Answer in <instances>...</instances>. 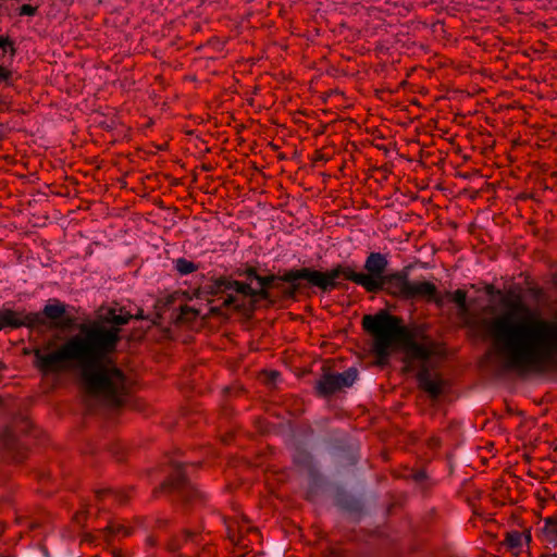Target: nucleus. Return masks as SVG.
Masks as SVG:
<instances>
[{"mask_svg":"<svg viewBox=\"0 0 557 557\" xmlns=\"http://www.w3.org/2000/svg\"><path fill=\"white\" fill-rule=\"evenodd\" d=\"M97 496L102 500L109 499L117 503H124L128 498V491L104 490L98 492Z\"/></svg>","mask_w":557,"mask_h":557,"instance_id":"412c9836","label":"nucleus"},{"mask_svg":"<svg viewBox=\"0 0 557 557\" xmlns=\"http://www.w3.org/2000/svg\"><path fill=\"white\" fill-rule=\"evenodd\" d=\"M357 462V458L356 457H352L351 460H350V463L351 465H355Z\"/></svg>","mask_w":557,"mask_h":557,"instance_id":"864d4df0","label":"nucleus"},{"mask_svg":"<svg viewBox=\"0 0 557 557\" xmlns=\"http://www.w3.org/2000/svg\"><path fill=\"white\" fill-rule=\"evenodd\" d=\"M106 533L107 540H110L112 536H128L133 533V529L123 522L112 521L107 525Z\"/></svg>","mask_w":557,"mask_h":557,"instance_id":"6ab92c4d","label":"nucleus"},{"mask_svg":"<svg viewBox=\"0 0 557 557\" xmlns=\"http://www.w3.org/2000/svg\"><path fill=\"white\" fill-rule=\"evenodd\" d=\"M321 374L314 385V393L319 397L330 398L336 392L354 385L358 377V369L350 367L342 373L332 372L330 367L323 366Z\"/></svg>","mask_w":557,"mask_h":557,"instance_id":"423d86ee","label":"nucleus"},{"mask_svg":"<svg viewBox=\"0 0 557 557\" xmlns=\"http://www.w3.org/2000/svg\"><path fill=\"white\" fill-rule=\"evenodd\" d=\"M253 424L261 435H267L271 432L272 424L263 417L256 418Z\"/></svg>","mask_w":557,"mask_h":557,"instance_id":"cd10ccee","label":"nucleus"},{"mask_svg":"<svg viewBox=\"0 0 557 557\" xmlns=\"http://www.w3.org/2000/svg\"><path fill=\"white\" fill-rule=\"evenodd\" d=\"M211 317H218L221 319L223 323H227L231 320L230 313L222 310V307L220 306H212L209 308L208 312L203 315H201V321L206 323L208 319Z\"/></svg>","mask_w":557,"mask_h":557,"instance_id":"4be33fe9","label":"nucleus"},{"mask_svg":"<svg viewBox=\"0 0 557 557\" xmlns=\"http://www.w3.org/2000/svg\"><path fill=\"white\" fill-rule=\"evenodd\" d=\"M530 293L534 298H540L543 295V288L536 286V287L530 288Z\"/></svg>","mask_w":557,"mask_h":557,"instance_id":"a19ab883","label":"nucleus"},{"mask_svg":"<svg viewBox=\"0 0 557 557\" xmlns=\"http://www.w3.org/2000/svg\"><path fill=\"white\" fill-rule=\"evenodd\" d=\"M426 446L430 449H438L442 446V440L438 436H431L426 441Z\"/></svg>","mask_w":557,"mask_h":557,"instance_id":"c9c22d12","label":"nucleus"},{"mask_svg":"<svg viewBox=\"0 0 557 557\" xmlns=\"http://www.w3.org/2000/svg\"><path fill=\"white\" fill-rule=\"evenodd\" d=\"M330 157L324 153V149H317L311 158V165L315 166L320 161H329Z\"/></svg>","mask_w":557,"mask_h":557,"instance_id":"72a5a7b5","label":"nucleus"},{"mask_svg":"<svg viewBox=\"0 0 557 557\" xmlns=\"http://www.w3.org/2000/svg\"><path fill=\"white\" fill-rule=\"evenodd\" d=\"M410 269L411 265H406L399 271L387 273L369 293L384 292L393 298L405 300Z\"/></svg>","mask_w":557,"mask_h":557,"instance_id":"1a4fd4ad","label":"nucleus"},{"mask_svg":"<svg viewBox=\"0 0 557 557\" xmlns=\"http://www.w3.org/2000/svg\"><path fill=\"white\" fill-rule=\"evenodd\" d=\"M263 373H264V374H267V375H268V377H269L271 381H274V380L278 376V374H280V373H278L277 371H275V370H271V371H267V370H264V371H263Z\"/></svg>","mask_w":557,"mask_h":557,"instance_id":"37998d69","label":"nucleus"},{"mask_svg":"<svg viewBox=\"0 0 557 557\" xmlns=\"http://www.w3.org/2000/svg\"><path fill=\"white\" fill-rule=\"evenodd\" d=\"M294 463L297 467L307 470L314 482L321 479L320 473L315 468L314 457L311 453L305 449L299 450L294 459Z\"/></svg>","mask_w":557,"mask_h":557,"instance_id":"f3484780","label":"nucleus"},{"mask_svg":"<svg viewBox=\"0 0 557 557\" xmlns=\"http://www.w3.org/2000/svg\"><path fill=\"white\" fill-rule=\"evenodd\" d=\"M224 300L233 308V306L236 305L237 297L233 294H227Z\"/></svg>","mask_w":557,"mask_h":557,"instance_id":"79ce46f5","label":"nucleus"},{"mask_svg":"<svg viewBox=\"0 0 557 557\" xmlns=\"http://www.w3.org/2000/svg\"><path fill=\"white\" fill-rule=\"evenodd\" d=\"M233 310L242 315V318H240L242 323H248L253 319L251 313L248 310L247 304H245V302L234 305Z\"/></svg>","mask_w":557,"mask_h":557,"instance_id":"bb28decb","label":"nucleus"},{"mask_svg":"<svg viewBox=\"0 0 557 557\" xmlns=\"http://www.w3.org/2000/svg\"><path fill=\"white\" fill-rule=\"evenodd\" d=\"M540 557H549V554H541Z\"/></svg>","mask_w":557,"mask_h":557,"instance_id":"5fc2aeb1","label":"nucleus"},{"mask_svg":"<svg viewBox=\"0 0 557 557\" xmlns=\"http://www.w3.org/2000/svg\"><path fill=\"white\" fill-rule=\"evenodd\" d=\"M387 267L388 260L384 253L370 252L363 265L366 273L357 272L352 267L341 263L334 265L333 271L335 272L336 281L343 277L346 281L362 286L369 293L387 274Z\"/></svg>","mask_w":557,"mask_h":557,"instance_id":"39448f33","label":"nucleus"},{"mask_svg":"<svg viewBox=\"0 0 557 557\" xmlns=\"http://www.w3.org/2000/svg\"><path fill=\"white\" fill-rule=\"evenodd\" d=\"M376 148L382 149V150H384L385 152H388V149H387V147H385V146L376 145Z\"/></svg>","mask_w":557,"mask_h":557,"instance_id":"8fccbe9b","label":"nucleus"},{"mask_svg":"<svg viewBox=\"0 0 557 557\" xmlns=\"http://www.w3.org/2000/svg\"><path fill=\"white\" fill-rule=\"evenodd\" d=\"M237 275H246L248 281H257L260 278V274L258 273L257 269L252 265H247L245 270L237 269L235 272Z\"/></svg>","mask_w":557,"mask_h":557,"instance_id":"c85d7f7f","label":"nucleus"},{"mask_svg":"<svg viewBox=\"0 0 557 557\" xmlns=\"http://www.w3.org/2000/svg\"><path fill=\"white\" fill-rule=\"evenodd\" d=\"M224 443H228V436H225V438L223 440Z\"/></svg>","mask_w":557,"mask_h":557,"instance_id":"bf43d9fd","label":"nucleus"},{"mask_svg":"<svg viewBox=\"0 0 557 557\" xmlns=\"http://www.w3.org/2000/svg\"><path fill=\"white\" fill-rule=\"evenodd\" d=\"M265 304L262 306L264 309H270L274 307L276 304H281L283 301H286L285 298L281 297V290L277 293H271L270 297L268 299H263Z\"/></svg>","mask_w":557,"mask_h":557,"instance_id":"c756f323","label":"nucleus"},{"mask_svg":"<svg viewBox=\"0 0 557 557\" xmlns=\"http://www.w3.org/2000/svg\"><path fill=\"white\" fill-rule=\"evenodd\" d=\"M40 322V314L37 312L15 311L8 308L0 310V330L7 327L18 329L22 326L33 327Z\"/></svg>","mask_w":557,"mask_h":557,"instance_id":"9b49d317","label":"nucleus"},{"mask_svg":"<svg viewBox=\"0 0 557 557\" xmlns=\"http://www.w3.org/2000/svg\"><path fill=\"white\" fill-rule=\"evenodd\" d=\"M198 317H200L198 309L187 305L180 306L178 314L176 315V324L194 322Z\"/></svg>","mask_w":557,"mask_h":557,"instance_id":"aec40b11","label":"nucleus"},{"mask_svg":"<svg viewBox=\"0 0 557 557\" xmlns=\"http://www.w3.org/2000/svg\"><path fill=\"white\" fill-rule=\"evenodd\" d=\"M334 504L338 510L349 517L354 522H359L368 512L363 496L351 493L344 487L336 488Z\"/></svg>","mask_w":557,"mask_h":557,"instance_id":"6e6552de","label":"nucleus"},{"mask_svg":"<svg viewBox=\"0 0 557 557\" xmlns=\"http://www.w3.org/2000/svg\"><path fill=\"white\" fill-rule=\"evenodd\" d=\"M549 557H557V553L549 554Z\"/></svg>","mask_w":557,"mask_h":557,"instance_id":"052dcab7","label":"nucleus"},{"mask_svg":"<svg viewBox=\"0 0 557 557\" xmlns=\"http://www.w3.org/2000/svg\"><path fill=\"white\" fill-rule=\"evenodd\" d=\"M250 284L247 282L232 280L230 277V289H234L237 294L243 296H247L248 292H250Z\"/></svg>","mask_w":557,"mask_h":557,"instance_id":"a878e982","label":"nucleus"},{"mask_svg":"<svg viewBox=\"0 0 557 557\" xmlns=\"http://www.w3.org/2000/svg\"><path fill=\"white\" fill-rule=\"evenodd\" d=\"M416 377L418 387L426 393L431 399L436 400L444 393L446 382L442 379L440 373H435L434 377H431L430 364H420Z\"/></svg>","mask_w":557,"mask_h":557,"instance_id":"f8f14e48","label":"nucleus"},{"mask_svg":"<svg viewBox=\"0 0 557 557\" xmlns=\"http://www.w3.org/2000/svg\"><path fill=\"white\" fill-rule=\"evenodd\" d=\"M201 463L176 462V495L186 505L200 503L203 498L201 492L188 476L187 468L197 470Z\"/></svg>","mask_w":557,"mask_h":557,"instance_id":"0eeeda50","label":"nucleus"},{"mask_svg":"<svg viewBox=\"0 0 557 557\" xmlns=\"http://www.w3.org/2000/svg\"><path fill=\"white\" fill-rule=\"evenodd\" d=\"M186 178H187L186 176H182L180 178L176 177V181H175L176 186L185 185L186 184V182H185Z\"/></svg>","mask_w":557,"mask_h":557,"instance_id":"49530a36","label":"nucleus"},{"mask_svg":"<svg viewBox=\"0 0 557 557\" xmlns=\"http://www.w3.org/2000/svg\"><path fill=\"white\" fill-rule=\"evenodd\" d=\"M543 533L549 541L557 539V515L554 517H547L544 520Z\"/></svg>","mask_w":557,"mask_h":557,"instance_id":"5701e85b","label":"nucleus"},{"mask_svg":"<svg viewBox=\"0 0 557 557\" xmlns=\"http://www.w3.org/2000/svg\"><path fill=\"white\" fill-rule=\"evenodd\" d=\"M522 534L519 531H510L505 535L504 544L509 548H518L521 546Z\"/></svg>","mask_w":557,"mask_h":557,"instance_id":"393cba45","label":"nucleus"},{"mask_svg":"<svg viewBox=\"0 0 557 557\" xmlns=\"http://www.w3.org/2000/svg\"><path fill=\"white\" fill-rule=\"evenodd\" d=\"M9 76V72L3 66H0V79H5Z\"/></svg>","mask_w":557,"mask_h":557,"instance_id":"c03bdc74","label":"nucleus"},{"mask_svg":"<svg viewBox=\"0 0 557 557\" xmlns=\"http://www.w3.org/2000/svg\"><path fill=\"white\" fill-rule=\"evenodd\" d=\"M183 533H184V535H185L186 540H188V539H193V537L197 536V534H196L195 532H191V531H189V530H187V529H186V530H184V531H183Z\"/></svg>","mask_w":557,"mask_h":557,"instance_id":"a18cd8bd","label":"nucleus"},{"mask_svg":"<svg viewBox=\"0 0 557 557\" xmlns=\"http://www.w3.org/2000/svg\"><path fill=\"white\" fill-rule=\"evenodd\" d=\"M307 500H311L312 498L309 496V494L306 497Z\"/></svg>","mask_w":557,"mask_h":557,"instance_id":"680f3d73","label":"nucleus"},{"mask_svg":"<svg viewBox=\"0 0 557 557\" xmlns=\"http://www.w3.org/2000/svg\"><path fill=\"white\" fill-rule=\"evenodd\" d=\"M224 443H228V436H225V438L223 440Z\"/></svg>","mask_w":557,"mask_h":557,"instance_id":"13d9d810","label":"nucleus"},{"mask_svg":"<svg viewBox=\"0 0 557 557\" xmlns=\"http://www.w3.org/2000/svg\"><path fill=\"white\" fill-rule=\"evenodd\" d=\"M410 478L417 483H422L429 479V475L426 470L424 468H421L418 470H413Z\"/></svg>","mask_w":557,"mask_h":557,"instance_id":"473e14b6","label":"nucleus"},{"mask_svg":"<svg viewBox=\"0 0 557 557\" xmlns=\"http://www.w3.org/2000/svg\"><path fill=\"white\" fill-rule=\"evenodd\" d=\"M278 158H280L281 160H283V159H285V156L281 153V154L278 156Z\"/></svg>","mask_w":557,"mask_h":557,"instance_id":"4d7b16f0","label":"nucleus"},{"mask_svg":"<svg viewBox=\"0 0 557 557\" xmlns=\"http://www.w3.org/2000/svg\"><path fill=\"white\" fill-rule=\"evenodd\" d=\"M484 289L488 296L500 295L502 296L500 299L506 295V294H503L502 290L496 289V287L493 284H486Z\"/></svg>","mask_w":557,"mask_h":557,"instance_id":"4c0bfd02","label":"nucleus"},{"mask_svg":"<svg viewBox=\"0 0 557 557\" xmlns=\"http://www.w3.org/2000/svg\"><path fill=\"white\" fill-rule=\"evenodd\" d=\"M185 133H186V135H191L194 132L193 131H186Z\"/></svg>","mask_w":557,"mask_h":557,"instance_id":"6e6d98bb","label":"nucleus"},{"mask_svg":"<svg viewBox=\"0 0 557 557\" xmlns=\"http://www.w3.org/2000/svg\"><path fill=\"white\" fill-rule=\"evenodd\" d=\"M246 297H249L250 299H257V301H260L262 299H268L270 297V294H265L264 289L252 288L250 286V292H248Z\"/></svg>","mask_w":557,"mask_h":557,"instance_id":"2f4dec72","label":"nucleus"},{"mask_svg":"<svg viewBox=\"0 0 557 557\" xmlns=\"http://www.w3.org/2000/svg\"><path fill=\"white\" fill-rule=\"evenodd\" d=\"M0 49L2 50L3 55L9 52L11 58L15 53L13 44L8 37L0 36Z\"/></svg>","mask_w":557,"mask_h":557,"instance_id":"7c9ffc66","label":"nucleus"},{"mask_svg":"<svg viewBox=\"0 0 557 557\" xmlns=\"http://www.w3.org/2000/svg\"><path fill=\"white\" fill-rule=\"evenodd\" d=\"M199 269V265L193 261H189L185 258L176 259V271L182 274H189Z\"/></svg>","mask_w":557,"mask_h":557,"instance_id":"b1692460","label":"nucleus"},{"mask_svg":"<svg viewBox=\"0 0 557 557\" xmlns=\"http://www.w3.org/2000/svg\"><path fill=\"white\" fill-rule=\"evenodd\" d=\"M222 309L223 308H230L231 306L227 304V301L223 300V302L221 304Z\"/></svg>","mask_w":557,"mask_h":557,"instance_id":"3c124183","label":"nucleus"},{"mask_svg":"<svg viewBox=\"0 0 557 557\" xmlns=\"http://www.w3.org/2000/svg\"><path fill=\"white\" fill-rule=\"evenodd\" d=\"M552 283L557 286V273L552 274Z\"/></svg>","mask_w":557,"mask_h":557,"instance_id":"de8ad7c7","label":"nucleus"},{"mask_svg":"<svg viewBox=\"0 0 557 557\" xmlns=\"http://www.w3.org/2000/svg\"><path fill=\"white\" fill-rule=\"evenodd\" d=\"M286 283H278V288H274L273 290H276L275 293L280 292L282 288L286 287Z\"/></svg>","mask_w":557,"mask_h":557,"instance_id":"09e8293b","label":"nucleus"},{"mask_svg":"<svg viewBox=\"0 0 557 557\" xmlns=\"http://www.w3.org/2000/svg\"><path fill=\"white\" fill-rule=\"evenodd\" d=\"M133 315L122 308H110L102 317L106 327L99 322L83 324L79 334L71 336L55 350L45 352L34 349V367L42 374L60 373L76 367L89 395L101 396L114 405L121 404L125 393V376L114 366L104 362L115 351L120 341V326L127 324Z\"/></svg>","mask_w":557,"mask_h":557,"instance_id":"f257e3e1","label":"nucleus"},{"mask_svg":"<svg viewBox=\"0 0 557 557\" xmlns=\"http://www.w3.org/2000/svg\"><path fill=\"white\" fill-rule=\"evenodd\" d=\"M37 12V7H33L30 4H23L18 14L21 16H34Z\"/></svg>","mask_w":557,"mask_h":557,"instance_id":"f704fd0d","label":"nucleus"},{"mask_svg":"<svg viewBox=\"0 0 557 557\" xmlns=\"http://www.w3.org/2000/svg\"><path fill=\"white\" fill-rule=\"evenodd\" d=\"M238 392H245V388H244V387H240V388L238 389Z\"/></svg>","mask_w":557,"mask_h":557,"instance_id":"e2e57ef3","label":"nucleus"},{"mask_svg":"<svg viewBox=\"0 0 557 557\" xmlns=\"http://www.w3.org/2000/svg\"><path fill=\"white\" fill-rule=\"evenodd\" d=\"M324 557H349L348 554L339 548H330Z\"/></svg>","mask_w":557,"mask_h":557,"instance_id":"e433bc0d","label":"nucleus"},{"mask_svg":"<svg viewBox=\"0 0 557 557\" xmlns=\"http://www.w3.org/2000/svg\"><path fill=\"white\" fill-rule=\"evenodd\" d=\"M281 282L287 284L286 287L281 289V297L285 298L286 301H297L299 294L313 287L323 294L346 287L344 283L336 281L333 268L326 271L318 270L313 267L284 270Z\"/></svg>","mask_w":557,"mask_h":557,"instance_id":"20e7f679","label":"nucleus"},{"mask_svg":"<svg viewBox=\"0 0 557 557\" xmlns=\"http://www.w3.org/2000/svg\"><path fill=\"white\" fill-rule=\"evenodd\" d=\"M524 302L520 293L507 292L499 304L504 312L493 318H483L480 322H469L472 326H482L492 339L495 352L503 358L502 369L515 371L519 375L529 372L542 373L557 370V343L548 333L530 335L521 331L520 305Z\"/></svg>","mask_w":557,"mask_h":557,"instance_id":"f03ea898","label":"nucleus"},{"mask_svg":"<svg viewBox=\"0 0 557 557\" xmlns=\"http://www.w3.org/2000/svg\"><path fill=\"white\" fill-rule=\"evenodd\" d=\"M521 534H522V537L524 539L525 544L529 546L532 541L531 528L524 530Z\"/></svg>","mask_w":557,"mask_h":557,"instance_id":"ea45409f","label":"nucleus"},{"mask_svg":"<svg viewBox=\"0 0 557 557\" xmlns=\"http://www.w3.org/2000/svg\"><path fill=\"white\" fill-rule=\"evenodd\" d=\"M491 557H499V556H497V555H492Z\"/></svg>","mask_w":557,"mask_h":557,"instance_id":"0e129e2a","label":"nucleus"},{"mask_svg":"<svg viewBox=\"0 0 557 557\" xmlns=\"http://www.w3.org/2000/svg\"><path fill=\"white\" fill-rule=\"evenodd\" d=\"M411 299L434 302L440 308L444 306L443 296L438 294L436 285L431 281H408L405 300Z\"/></svg>","mask_w":557,"mask_h":557,"instance_id":"9d476101","label":"nucleus"},{"mask_svg":"<svg viewBox=\"0 0 557 557\" xmlns=\"http://www.w3.org/2000/svg\"><path fill=\"white\" fill-rule=\"evenodd\" d=\"M448 301L454 302L457 306L458 309V315L462 319H465V324L467 325V321L473 323L474 321H471L468 319L469 315H471L469 305L467 302V290L458 288L455 292H446L445 294ZM479 320L478 322H480ZM469 326V324H468ZM472 329H482L484 331V327L482 326H472Z\"/></svg>","mask_w":557,"mask_h":557,"instance_id":"2eb2a0df","label":"nucleus"},{"mask_svg":"<svg viewBox=\"0 0 557 557\" xmlns=\"http://www.w3.org/2000/svg\"><path fill=\"white\" fill-rule=\"evenodd\" d=\"M247 306H248V310L251 313L252 318H255V312L259 308H262V306H259V301H257V299H250V298H249V301L247 302Z\"/></svg>","mask_w":557,"mask_h":557,"instance_id":"58836bf2","label":"nucleus"},{"mask_svg":"<svg viewBox=\"0 0 557 557\" xmlns=\"http://www.w3.org/2000/svg\"><path fill=\"white\" fill-rule=\"evenodd\" d=\"M230 289V277L225 275H221L216 278H212L209 285L201 287L198 285L191 292L184 290L182 295L190 300L193 298L202 299L205 298L208 304H211L213 300L209 298V296H216Z\"/></svg>","mask_w":557,"mask_h":557,"instance_id":"4468645a","label":"nucleus"},{"mask_svg":"<svg viewBox=\"0 0 557 557\" xmlns=\"http://www.w3.org/2000/svg\"><path fill=\"white\" fill-rule=\"evenodd\" d=\"M42 314L59 329H70L75 324V318L67 314V306L57 298L48 300Z\"/></svg>","mask_w":557,"mask_h":557,"instance_id":"ddd939ff","label":"nucleus"},{"mask_svg":"<svg viewBox=\"0 0 557 557\" xmlns=\"http://www.w3.org/2000/svg\"><path fill=\"white\" fill-rule=\"evenodd\" d=\"M134 318L135 319H144L143 311H139Z\"/></svg>","mask_w":557,"mask_h":557,"instance_id":"603ef678","label":"nucleus"},{"mask_svg":"<svg viewBox=\"0 0 557 557\" xmlns=\"http://www.w3.org/2000/svg\"><path fill=\"white\" fill-rule=\"evenodd\" d=\"M361 325L373 339L370 352L374 357L372 364L377 368H386L392 352L398 350L404 354L401 374L410 373L414 361L430 364L433 357L446 359L448 356L446 343L433 339L424 325H406L401 317L392 314L387 309L364 314Z\"/></svg>","mask_w":557,"mask_h":557,"instance_id":"7ed1b4c3","label":"nucleus"},{"mask_svg":"<svg viewBox=\"0 0 557 557\" xmlns=\"http://www.w3.org/2000/svg\"><path fill=\"white\" fill-rule=\"evenodd\" d=\"M281 280V271H278V273L276 274L270 272L267 275H261L260 278L258 280L259 288L264 289L265 294L274 293L273 289L278 288V283H282Z\"/></svg>","mask_w":557,"mask_h":557,"instance_id":"a211bd4d","label":"nucleus"},{"mask_svg":"<svg viewBox=\"0 0 557 557\" xmlns=\"http://www.w3.org/2000/svg\"><path fill=\"white\" fill-rule=\"evenodd\" d=\"M251 535L255 541H259L261 537L260 531L256 527H247L245 532L242 528L238 529V535H236L231 527H227V539L239 548H248L249 544L247 536Z\"/></svg>","mask_w":557,"mask_h":557,"instance_id":"dca6fc26","label":"nucleus"}]
</instances>
